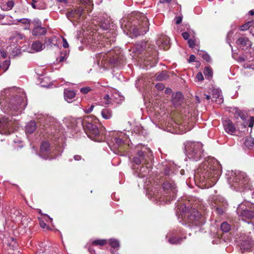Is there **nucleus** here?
Listing matches in <instances>:
<instances>
[{
  "mask_svg": "<svg viewBox=\"0 0 254 254\" xmlns=\"http://www.w3.org/2000/svg\"><path fill=\"white\" fill-rule=\"evenodd\" d=\"M249 42V39L247 37H240L236 41V43L237 45L242 47L247 46Z\"/></svg>",
  "mask_w": 254,
  "mask_h": 254,
  "instance_id": "30",
  "label": "nucleus"
},
{
  "mask_svg": "<svg viewBox=\"0 0 254 254\" xmlns=\"http://www.w3.org/2000/svg\"><path fill=\"white\" fill-rule=\"evenodd\" d=\"M234 117L236 119L240 118L243 121L246 119L245 114L240 110H236L234 113Z\"/></svg>",
  "mask_w": 254,
  "mask_h": 254,
  "instance_id": "34",
  "label": "nucleus"
},
{
  "mask_svg": "<svg viewBox=\"0 0 254 254\" xmlns=\"http://www.w3.org/2000/svg\"><path fill=\"white\" fill-rule=\"evenodd\" d=\"M103 52L97 56V61L98 65H101L105 68L110 66L115 67L123 65L125 61L122 54V50L118 47L110 50L107 53Z\"/></svg>",
  "mask_w": 254,
  "mask_h": 254,
  "instance_id": "3",
  "label": "nucleus"
},
{
  "mask_svg": "<svg viewBox=\"0 0 254 254\" xmlns=\"http://www.w3.org/2000/svg\"><path fill=\"white\" fill-rule=\"evenodd\" d=\"M136 18L138 23L137 25H134L135 27L133 29V34L135 36L144 35L149 29L148 20L145 14L140 12H137Z\"/></svg>",
  "mask_w": 254,
  "mask_h": 254,
  "instance_id": "11",
  "label": "nucleus"
},
{
  "mask_svg": "<svg viewBox=\"0 0 254 254\" xmlns=\"http://www.w3.org/2000/svg\"><path fill=\"white\" fill-rule=\"evenodd\" d=\"M63 46L64 48H67L68 47V44L66 41V40L64 38H63Z\"/></svg>",
  "mask_w": 254,
  "mask_h": 254,
  "instance_id": "59",
  "label": "nucleus"
},
{
  "mask_svg": "<svg viewBox=\"0 0 254 254\" xmlns=\"http://www.w3.org/2000/svg\"><path fill=\"white\" fill-rule=\"evenodd\" d=\"M141 53L145 56L144 61H151V59L150 58L151 55L156 56V51L152 50V48L148 47V49L140 50Z\"/></svg>",
  "mask_w": 254,
  "mask_h": 254,
  "instance_id": "21",
  "label": "nucleus"
},
{
  "mask_svg": "<svg viewBox=\"0 0 254 254\" xmlns=\"http://www.w3.org/2000/svg\"><path fill=\"white\" fill-rule=\"evenodd\" d=\"M54 151L53 147L51 146L49 142L44 141L40 146L39 156L45 160L54 159L56 154H54Z\"/></svg>",
  "mask_w": 254,
  "mask_h": 254,
  "instance_id": "15",
  "label": "nucleus"
},
{
  "mask_svg": "<svg viewBox=\"0 0 254 254\" xmlns=\"http://www.w3.org/2000/svg\"><path fill=\"white\" fill-rule=\"evenodd\" d=\"M171 101L175 109L180 111L182 122L179 124L185 126L190 118V110L184 100L183 95L181 92H177L172 95Z\"/></svg>",
  "mask_w": 254,
  "mask_h": 254,
  "instance_id": "7",
  "label": "nucleus"
},
{
  "mask_svg": "<svg viewBox=\"0 0 254 254\" xmlns=\"http://www.w3.org/2000/svg\"><path fill=\"white\" fill-rule=\"evenodd\" d=\"M24 37V36L17 32H14L11 33L9 40H11L13 43L17 42L20 40H22Z\"/></svg>",
  "mask_w": 254,
  "mask_h": 254,
  "instance_id": "26",
  "label": "nucleus"
},
{
  "mask_svg": "<svg viewBox=\"0 0 254 254\" xmlns=\"http://www.w3.org/2000/svg\"><path fill=\"white\" fill-rule=\"evenodd\" d=\"M199 55L200 56L201 55L202 58L205 61H206L207 62H209L210 61L211 58L207 53H204V52H201V53L199 54Z\"/></svg>",
  "mask_w": 254,
  "mask_h": 254,
  "instance_id": "41",
  "label": "nucleus"
},
{
  "mask_svg": "<svg viewBox=\"0 0 254 254\" xmlns=\"http://www.w3.org/2000/svg\"><path fill=\"white\" fill-rule=\"evenodd\" d=\"M33 23L34 25V27H36L38 25H42L41 22L39 20H34Z\"/></svg>",
  "mask_w": 254,
  "mask_h": 254,
  "instance_id": "58",
  "label": "nucleus"
},
{
  "mask_svg": "<svg viewBox=\"0 0 254 254\" xmlns=\"http://www.w3.org/2000/svg\"><path fill=\"white\" fill-rule=\"evenodd\" d=\"M175 22L177 24H179L182 22V17L181 16H177L175 18Z\"/></svg>",
  "mask_w": 254,
  "mask_h": 254,
  "instance_id": "56",
  "label": "nucleus"
},
{
  "mask_svg": "<svg viewBox=\"0 0 254 254\" xmlns=\"http://www.w3.org/2000/svg\"><path fill=\"white\" fill-rule=\"evenodd\" d=\"M254 24V21L253 20H251L246 22L245 24L242 25L240 27V30L241 31H245L248 29L251 26H252Z\"/></svg>",
  "mask_w": 254,
  "mask_h": 254,
  "instance_id": "36",
  "label": "nucleus"
},
{
  "mask_svg": "<svg viewBox=\"0 0 254 254\" xmlns=\"http://www.w3.org/2000/svg\"><path fill=\"white\" fill-rule=\"evenodd\" d=\"M162 187L160 191L156 194L157 199L165 203L170 202L175 199L178 192L177 187L172 179L163 180L161 181Z\"/></svg>",
  "mask_w": 254,
  "mask_h": 254,
  "instance_id": "4",
  "label": "nucleus"
},
{
  "mask_svg": "<svg viewBox=\"0 0 254 254\" xmlns=\"http://www.w3.org/2000/svg\"><path fill=\"white\" fill-rule=\"evenodd\" d=\"M64 98L68 103H71L76 96V93L74 90L69 89H64Z\"/></svg>",
  "mask_w": 254,
  "mask_h": 254,
  "instance_id": "19",
  "label": "nucleus"
},
{
  "mask_svg": "<svg viewBox=\"0 0 254 254\" xmlns=\"http://www.w3.org/2000/svg\"><path fill=\"white\" fill-rule=\"evenodd\" d=\"M156 44L161 49L167 50L170 47L169 38L166 36H161L157 40Z\"/></svg>",
  "mask_w": 254,
  "mask_h": 254,
  "instance_id": "17",
  "label": "nucleus"
},
{
  "mask_svg": "<svg viewBox=\"0 0 254 254\" xmlns=\"http://www.w3.org/2000/svg\"><path fill=\"white\" fill-rule=\"evenodd\" d=\"M53 39L52 38H45V44L47 46H50L52 47L53 45H55V44L53 43Z\"/></svg>",
  "mask_w": 254,
  "mask_h": 254,
  "instance_id": "46",
  "label": "nucleus"
},
{
  "mask_svg": "<svg viewBox=\"0 0 254 254\" xmlns=\"http://www.w3.org/2000/svg\"><path fill=\"white\" fill-rule=\"evenodd\" d=\"M14 4L13 0H8L6 2V5L7 6L6 10H10L12 8Z\"/></svg>",
  "mask_w": 254,
  "mask_h": 254,
  "instance_id": "45",
  "label": "nucleus"
},
{
  "mask_svg": "<svg viewBox=\"0 0 254 254\" xmlns=\"http://www.w3.org/2000/svg\"><path fill=\"white\" fill-rule=\"evenodd\" d=\"M31 48L36 52L41 51L44 48V45L40 41H35L32 44Z\"/></svg>",
  "mask_w": 254,
  "mask_h": 254,
  "instance_id": "31",
  "label": "nucleus"
},
{
  "mask_svg": "<svg viewBox=\"0 0 254 254\" xmlns=\"http://www.w3.org/2000/svg\"><path fill=\"white\" fill-rule=\"evenodd\" d=\"M221 229L224 232H228L231 229V226L227 222H223L221 225Z\"/></svg>",
  "mask_w": 254,
  "mask_h": 254,
  "instance_id": "37",
  "label": "nucleus"
},
{
  "mask_svg": "<svg viewBox=\"0 0 254 254\" xmlns=\"http://www.w3.org/2000/svg\"><path fill=\"white\" fill-rule=\"evenodd\" d=\"M244 144L248 149H251L254 146V139L251 137L246 138Z\"/></svg>",
  "mask_w": 254,
  "mask_h": 254,
  "instance_id": "32",
  "label": "nucleus"
},
{
  "mask_svg": "<svg viewBox=\"0 0 254 254\" xmlns=\"http://www.w3.org/2000/svg\"><path fill=\"white\" fill-rule=\"evenodd\" d=\"M0 56L3 59L6 58L7 57V52L4 49H0Z\"/></svg>",
  "mask_w": 254,
  "mask_h": 254,
  "instance_id": "50",
  "label": "nucleus"
},
{
  "mask_svg": "<svg viewBox=\"0 0 254 254\" xmlns=\"http://www.w3.org/2000/svg\"><path fill=\"white\" fill-rule=\"evenodd\" d=\"M223 125L225 131L231 135H234L236 131L235 125L229 119H226L223 121Z\"/></svg>",
  "mask_w": 254,
  "mask_h": 254,
  "instance_id": "18",
  "label": "nucleus"
},
{
  "mask_svg": "<svg viewBox=\"0 0 254 254\" xmlns=\"http://www.w3.org/2000/svg\"><path fill=\"white\" fill-rule=\"evenodd\" d=\"M195 59L196 58L193 55H191L190 57L189 62L191 63L195 62Z\"/></svg>",
  "mask_w": 254,
  "mask_h": 254,
  "instance_id": "61",
  "label": "nucleus"
},
{
  "mask_svg": "<svg viewBox=\"0 0 254 254\" xmlns=\"http://www.w3.org/2000/svg\"><path fill=\"white\" fill-rule=\"evenodd\" d=\"M18 22H20L23 24H28L29 25L30 23V20L27 18H22L17 20Z\"/></svg>",
  "mask_w": 254,
  "mask_h": 254,
  "instance_id": "47",
  "label": "nucleus"
},
{
  "mask_svg": "<svg viewBox=\"0 0 254 254\" xmlns=\"http://www.w3.org/2000/svg\"><path fill=\"white\" fill-rule=\"evenodd\" d=\"M32 1H33V2L31 3L32 7L34 9L37 8L36 5L35 4V3L36 2V1H35L34 0H32Z\"/></svg>",
  "mask_w": 254,
  "mask_h": 254,
  "instance_id": "64",
  "label": "nucleus"
},
{
  "mask_svg": "<svg viewBox=\"0 0 254 254\" xmlns=\"http://www.w3.org/2000/svg\"><path fill=\"white\" fill-rule=\"evenodd\" d=\"M254 125V117H251L250 119V122L249 124V127H253Z\"/></svg>",
  "mask_w": 254,
  "mask_h": 254,
  "instance_id": "57",
  "label": "nucleus"
},
{
  "mask_svg": "<svg viewBox=\"0 0 254 254\" xmlns=\"http://www.w3.org/2000/svg\"><path fill=\"white\" fill-rule=\"evenodd\" d=\"M186 237H172L169 238L168 241L172 245H179L181 244L183 241L184 239H186Z\"/></svg>",
  "mask_w": 254,
  "mask_h": 254,
  "instance_id": "27",
  "label": "nucleus"
},
{
  "mask_svg": "<svg viewBox=\"0 0 254 254\" xmlns=\"http://www.w3.org/2000/svg\"><path fill=\"white\" fill-rule=\"evenodd\" d=\"M102 117L106 120H109L112 117V111L108 108H104L101 112Z\"/></svg>",
  "mask_w": 254,
  "mask_h": 254,
  "instance_id": "28",
  "label": "nucleus"
},
{
  "mask_svg": "<svg viewBox=\"0 0 254 254\" xmlns=\"http://www.w3.org/2000/svg\"><path fill=\"white\" fill-rule=\"evenodd\" d=\"M74 158V159L77 161H79V160H81V157L79 155H75Z\"/></svg>",
  "mask_w": 254,
  "mask_h": 254,
  "instance_id": "63",
  "label": "nucleus"
},
{
  "mask_svg": "<svg viewBox=\"0 0 254 254\" xmlns=\"http://www.w3.org/2000/svg\"><path fill=\"white\" fill-rule=\"evenodd\" d=\"M237 214L243 221L252 224L254 229V205L250 207L241 203L237 208Z\"/></svg>",
  "mask_w": 254,
  "mask_h": 254,
  "instance_id": "9",
  "label": "nucleus"
},
{
  "mask_svg": "<svg viewBox=\"0 0 254 254\" xmlns=\"http://www.w3.org/2000/svg\"><path fill=\"white\" fill-rule=\"evenodd\" d=\"M39 225L40 227L43 229H46V230H49L50 227L47 225V224L42 220V219H39Z\"/></svg>",
  "mask_w": 254,
  "mask_h": 254,
  "instance_id": "44",
  "label": "nucleus"
},
{
  "mask_svg": "<svg viewBox=\"0 0 254 254\" xmlns=\"http://www.w3.org/2000/svg\"><path fill=\"white\" fill-rule=\"evenodd\" d=\"M203 73L205 76H207L208 78L212 76V70L209 67L206 66L204 67Z\"/></svg>",
  "mask_w": 254,
  "mask_h": 254,
  "instance_id": "39",
  "label": "nucleus"
},
{
  "mask_svg": "<svg viewBox=\"0 0 254 254\" xmlns=\"http://www.w3.org/2000/svg\"><path fill=\"white\" fill-rule=\"evenodd\" d=\"M253 244V242L250 240L242 241L240 245V250L241 251V253H243L245 251H249L250 250Z\"/></svg>",
  "mask_w": 254,
  "mask_h": 254,
  "instance_id": "20",
  "label": "nucleus"
},
{
  "mask_svg": "<svg viewBox=\"0 0 254 254\" xmlns=\"http://www.w3.org/2000/svg\"><path fill=\"white\" fill-rule=\"evenodd\" d=\"M249 179L246 173L243 172L235 173L229 179V183L237 190H241L248 184Z\"/></svg>",
  "mask_w": 254,
  "mask_h": 254,
  "instance_id": "10",
  "label": "nucleus"
},
{
  "mask_svg": "<svg viewBox=\"0 0 254 254\" xmlns=\"http://www.w3.org/2000/svg\"><path fill=\"white\" fill-rule=\"evenodd\" d=\"M153 159L152 152L150 148L145 145H137L136 147V154L132 158V162L136 165H143L140 171L143 172L144 171L142 170L144 169L143 165H146V169L149 170L150 165L148 166V165L152 163Z\"/></svg>",
  "mask_w": 254,
  "mask_h": 254,
  "instance_id": "6",
  "label": "nucleus"
},
{
  "mask_svg": "<svg viewBox=\"0 0 254 254\" xmlns=\"http://www.w3.org/2000/svg\"><path fill=\"white\" fill-rule=\"evenodd\" d=\"M104 100H107V101L105 102V103L106 104H109V103H110V97H109V95H106L104 97Z\"/></svg>",
  "mask_w": 254,
  "mask_h": 254,
  "instance_id": "60",
  "label": "nucleus"
},
{
  "mask_svg": "<svg viewBox=\"0 0 254 254\" xmlns=\"http://www.w3.org/2000/svg\"><path fill=\"white\" fill-rule=\"evenodd\" d=\"M182 212L184 214V217L187 218V223L192 226L201 227L206 222L205 213H202L194 207L186 205L181 206Z\"/></svg>",
  "mask_w": 254,
  "mask_h": 254,
  "instance_id": "5",
  "label": "nucleus"
},
{
  "mask_svg": "<svg viewBox=\"0 0 254 254\" xmlns=\"http://www.w3.org/2000/svg\"><path fill=\"white\" fill-rule=\"evenodd\" d=\"M23 103V98L19 95H16L13 97L12 98L9 99H0V105L1 107L3 106L4 107H7L10 110L16 111L21 108L22 104Z\"/></svg>",
  "mask_w": 254,
  "mask_h": 254,
  "instance_id": "13",
  "label": "nucleus"
},
{
  "mask_svg": "<svg viewBox=\"0 0 254 254\" xmlns=\"http://www.w3.org/2000/svg\"><path fill=\"white\" fill-rule=\"evenodd\" d=\"M174 174L172 168L170 166H166L164 169V176H161L162 178L161 179V181H163V180L172 179L171 177Z\"/></svg>",
  "mask_w": 254,
  "mask_h": 254,
  "instance_id": "22",
  "label": "nucleus"
},
{
  "mask_svg": "<svg viewBox=\"0 0 254 254\" xmlns=\"http://www.w3.org/2000/svg\"><path fill=\"white\" fill-rule=\"evenodd\" d=\"M196 78L198 79V80L199 81H201L202 80H203L204 78H203V76L202 75V74L201 73V72H198L196 75Z\"/></svg>",
  "mask_w": 254,
  "mask_h": 254,
  "instance_id": "54",
  "label": "nucleus"
},
{
  "mask_svg": "<svg viewBox=\"0 0 254 254\" xmlns=\"http://www.w3.org/2000/svg\"><path fill=\"white\" fill-rule=\"evenodd\" d=\"M186 151L190 159L197 161L203 155L202 144L199 142L191 143L187 146Z\"/></svg>",
  "mask_w": 254,
  "mask_h": 254,
  "instance_id": "12",
  "label": "nucleus"
},
{
  "mask_svg": "<svg viewBox=\"0 0 254 254\" xmlns=\"http://www.w3.org/2000/svg\"><path fill=\"white\" fill-rule=\"evenodd\" d=\"M212 98L215 99V101L220 104L223 102V100L222 97L221 92L217 89H213L212 91Z\"/></svg>",
  "mask_w": 254,
  "mask_h": 254,
  "instance_id": "25",
  "label": "nucleus"
},
{
  "mask_svg": "<svg viewBox=\"0 0 254 254\" xmlns=\"http://www.w3.org/2000/svg\"><path fill=\"white\" fill-rule=\"evenodd\" d=\"M107 244V241L106 239H98L93 241L92 242L93 246H103Z\"/></svg>",
  "mask_w": 254,
  "mask_h": 254,
  "instance_id": "33",
  "label": "nucleus"
},
{
  "mask_svg": "<svg viewBox=\"0 0 254 254\" xmlns=\"http://www.w3.org/2000/svg\"><path fill=\"white\" fill-rule=\"evenodd\" d=\"M36 123L34 121L29 122L26 126L25 131L27 133L32 134L37 128Z\"/></svg>",
  "mask_w": 254,
  "mask_h": 254,
  "instance_id": "24",
  "label": "nucleus"
},
{
  "mask_svg": "<svg viewBox=\"0 0 254 254\" xmlns=\"http://www.w3.org/2000/svg\"><path fill=\"white\" fill-rule=\"evenodd\" d=\"M155 87L157 89L159 90H163L165 88L164 85L161 83H157L155 85Z\"/></svg>",
  "mask_w": 254,
  "mask_h": 254,
  "instance_id": "51",
  "label": "nucleus"
},
{
  "mask_svg": "<svg viewBox=\"0 0 254 254\" xmlns=\"http://www.w3.org/2000/svg\"><path fill=\"white\" fill-rule=\"evenodd\" d=\"M66 15L68 19H70L71 18L76 17L73 10H71L68 11L67 12V13H66Z\"/></svg>",
  "mask_w": 254,
  "mask_h": 254,
  "instance_id": "43",
  "label": "nucleus"
},
{
  "mask_svg": "<svg viewBox=\"0 0 254 254\" xmlns=\"http://www.w3.org/2000/svg\"><path fill=\"white\" fill-rule=\"evenodd\" d=\"M10 64V60H5L2 63V65L0 66V68H1L3 69V72H5L8 68Z\"/></svg>",
  "mask_w": 254,
  "mask_h": 254,
  "instance_id": "40",
  "label": "nucleus"
},
{
  "mask_svg": "<svg viewBox=\"0 0 254 254\" xmlns=\"http://www.w3.org/2000/svg\"><path fill=\"white\" fill-rule=\"evenodd\" d=\"M216 211L219 215H222L224 213L223 209L221 207H217L216 208Z\"/></svg>",
  "mask_w": 254,
  "mask_h": 254,
  "instance_id": "53",
  "label": "nucleus"
},
{
  "mask_svg": "<svg viewBox=\"0 0 254 254\" xmlns=\"http://www.w3.org/2000/svg\"><path fill=\"white\" fill-rule=\"evenodd\" d=\"M46 32V29L45 27H42L41 25H38L36 27H34L32 30V34L35 36H39L44 35Z\"/></svg>",
  "mask_w": 254,
  "mask_h": 254,
  "instance_id": "23",
  "label": "nucleus"
},
{
  "mask_svg": "<svg viewBox=\"0 0 254 254\" xmlns=\"http://www.w3.org/2000/svg\"><path fill=\"white\" fill-rule=\"evenodd\" d=\"M25 220L27 221V220H28V219H27V218H26V217H25V218H22L21 223H22V225H24V226L25 227H28V222L26 224H24V221H25ZM29 222H30V221H29Z\"/></svg>",
  "mask_w": 254,
  "mask_h": 254,
  "instance_id": "62",
  "label": "nucleus"
},
{
  "mask_svg": "<svg viewBox=\"0 0 254 254\" xmlns=\"http://www.w3.org/2000/svg\"><path fill=\"white\" fill-rule=\"evenodd\" d=\"M182 36L185 40H189L190 34L189 33L185 32L182 33Z\"/></svg>",
  "mask_w": 254,
  "mask_h": 254,
  "instance_id": "55",
  "label": "nucleus"
},
{
  "mask_svg": "<svg viewBox=\"0 0 254 254\" xmlns=\"http://www.w3.org/2000/svg\"><path fill=\"white\" fill-rule=\"evenodd\" d=\"M156 79L158 81H163L166 80L168 77L169 75L167 74L166 71H162L160 73H157L155 75Z\"/></svg>",
  "mask_w": 254,
  "mask_h": 254,
  "instance_id": "29",
  "label": "nucleus"
},
{
  "mask_svg": "<svg viewBox=\"0 0 254 254\" xmlns=\"http://www.w3.org/2000/svg\"><path fill=\"white\" fill-rule=\"evenodd\" d=\"M128 142L129 140L127 137L123 139L120 136H115L109 143V145L115 153L121 156H125L129 148Z\"/></svg>",
  "mask_w": 254,
  "mask_h": 254,
  "instance_id": "8",
  "label": "nucleus"
},
{
  "mask_svg": "<svg viewBox=\"0 0 254 254\" xmlns=\"http://www.w3.org/2000/svg\"><path fill=\"white\" fill-rule=\"evenodd\" d=\"M109 243L110 245L114 249L119 248L120 247L119 242L116 239H111L109 240Z\"/></svg>",
  "mask_w": 254,
  "mask_h": 254,
  "instance_id": "38",
  "label": "nucleus"
},
{
  "mask_svg": "<svg viewBox=\"0 0 254 254\" xmlns=\"http://www.w3.org/2000/svg\"><path fill=\"white\" fill-rule=\"evenodd\" d=\"M115 33L110 32H107L105 35L101 37L100 42L97 44V48H106L109 49L111 48L112 45L116 42Z\"/></svg>",
  "mask_w": 254,
  "mask_h": 254,
  "instance_id": "16",
  "label": "nucleus"
},
{
  "mask_svg": "<svg viewBox=\"0 0 254 254\" xmlns=\"http://www.w3.org/2000/svg\"><path fill=\"white\" fill-rule=\"evenodd\" d=\"M220 165L217 160L210 159L203 162L194 173V179L205 185L215 184L221 174Z\"/></svg>",
  "mask_w": 254,
  "mask_h": 254,
  "instance_id": "1",
  "label": "nucleus"
},
{
  "mask_svg": "<svg viewBox=\"0 0 254 254\" xmlns=\"http://www.w3.org/2000/svg\"><path fill=\"white\" fill-rule=\"evenodd\" d=\"M16 127L15 124L8 117H3L0 119V133L8 135L12 132Z\"/></svg>",
  "mask_w": 254,
  "mask_h": 254,
  "instance_id": "14",
  "label": "nucleus"
},
{
  "mask_svg": "<svg viewBox=\"0 0 254 254\" xmlns=\"http://www.w3.org/2000/svg\"><path fill=\"white\" fill-rule=\"evenodd\" d=\"M68 53L66 50L61 52V56L58 58H57V60L60 63L65 61L67 59V55Z\"/></svg>",
  "mask_w": 254,
  "mask_h": 254,
  "instance_id": "35",
  "label": "nucleus"
},
{
  "mask_svg": "<svg viewBox=\"0 0 254 254\" xmlns=\"http://www.w3.org/2000/svg\"><path fill=\"white\" fill-rule=\"evenodd\" d=\"M91 88L89 87H82L80 89V91L84 94H86L88 93L89 91H91Z\"/></svg>",
  "mask_w": 254,
  "mask_h": 254,
  "instance_id": "48",
  "label": "nucleus"
},
{
  "mask_svg": "<svg viewBox=\"0 0 254 254\" xmlns=\"http://www.w3.org/2000/svg\"><path fill=\"white\" fill-rule=\"evenodd\" d=\"M81 124L84 132L90 139L97 142L105 140L106 128L99 124V120L95 116L84 117Z\"/></svg>",
  "mask_w": 254,
  "mask_h": 254,
  "instance_id": "2",
  "label": "nucleus"
},
{
  "mask_svg": "<svg viewBox=\"0 0 254 254\" xmlns=\"http://www.w3.org/2000/svg\"><path fill=\"white\" fill-rule=\"evenodd\" d=\"M94 107H95L94 105H92L89 108L85 109L84 110V112L86 114H89V113H90L91 112H92Z\"/></svg>",
  "mask_w": 254,
  "mask_h": 254,
  "instance_id": "52",
  "label": "nucleus"
},
{
  "mask_svg": "<svg viewBox=\"0 0 254 254\" xmlns=\"http://www.w3.org/2000/svg\"><path fill=\"white\" fill-rule=\"evenodd\" d=\"M188 43L190 47L191 48H194L195 46V41L192 39H190L188 41Z\"/></svg>",
  "mask_w": 254,
  "mask_h": 254,
  "instance_id": "49",
  "label": "nucleus"
},
{
  "mask_svg": "<svg viewBox=\"0 0 254 254\" xmlns=\"http://www.w3.org/2000/svg\"><path fill=\"white\" fill-rule=\"evenodd\" d=\"M21 54V50L17 47L14 48L11 52V55L13 57H16Z\"/></svg>",
  "mask_w": 254,
  "mask_h": 254,
  "instance_id": "42",
  "label": "nucleus"
}]
</instances>
